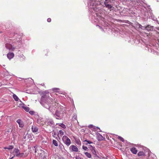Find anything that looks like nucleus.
<instances>
[{"label": "nucleus", "instance_id": "c03bdc74", "mask_svg": "<svg viewBox=\"0 0 159 159\" xmlns=\"http://www.w3.org/2000/svg\"><path fill=\"white\" fill-rule=\"evenodd\" d=\"M97 128L98 129H99V130H100L99 131H98V132H100L101 131H100V129L99 128L97 127Z\"/></svg>", "mask_w": 159, "mask_h": 159}, {"label": "nucleus", "instance_id": "de8ad7c7", "mask_svg": "<svg viewBox=\"0 0 159 159\" xmlns=\"http://www.w3.org/2000/svg\"><path fill=\"white\" fill-rule=\"evenodd\" d=\"M44 152V151H43V150H42V152Z\"/></svg>", "mask_w": 159, "mask_h": 159}, {"label": "nucleus", "instance_id": "7c9ffc66", "mask_svg": "<svg viewBox=\"0 0 159 159\" xmlns=\"http://www.w3.org/2000/svg\"><path fill=\"white\" fill-rule=\"evenodd\" d=\"M76 143L77 145H81V142L80 140H79L76 141Z\"/></svg>", "mask_w": 159, "mask_h": 159}, {"label": "nucleus", "instance_id": "a211bd4d", "mask_svg": "<svg viewBox=\"0 0 159 159\" xmlns=\"http://www.w3.org/2000/svg\"><path fill=\"white\" fill-rule=\"evenodd\" d=\"M84 154L87 157L89 158H90L92 156L90 153L88 152H84Z\"/></svg>", "mask_w": 159, "mask_h": 159}, {"label": "nucleus", "instance_id": "7ed1b4c3", "mask_svg": "<svg viewBox=\"0 0 159 159\" xmlns=\"http://www.w3.org/2000/svg\"><path fill=\"white\" fill-rule=\"evenodd\" d=\"M14 152L15 153L16 156L17 157H25L26 156L24 155V153H20V150L17 148L14 149Z\"/></svg>", "mask_w": 159, "mask_h": 159}, {"label": "nucleus", "instance_id": "4be33fe9", "mask_svg": "<svg viewBox=\"0 0 159 159\" xmlns=\"http://www.w3.org/2000/svg\"><path fill=\"white\" fill-rule=\"evenodd\" d=\"M52 143L55 146H58V143H57V141L56 140H52Z\"/></svg>", "mask_w": 159, "mask_h": 159}, {"label": "nucleus", "instance_id": "f257e3e1", "mask_svg": "<svg viewBox=\"0 0 159 159\" xmlns=\"http://www.w3.org/2000/svg\"><path fill=\"white\" fill-rule=\"evenodd\" d=\"M46 92H43L42 93L43 94L41 97L40 103L44 107L48 109L52 113L53 110H55V107H53L52 105L55 104V101L50 97L49 95L45 94ZM49 95V94H48Z\"/></svg>", "mask_w": 159, "mask_h": 159}, {"label": "nucleus", "instance_id": "393cba45", "mask_svg": "<svg viewBox=\"0 0 159 159\" xmlns=\"http://www.w3.org/2000/svg\"><path fill=\"white\" fill-rule=\"evenodd\" d=\"M118 138L121 141H122V142H125V141L123 139V138H122V137H120V136H118Z\"/></svg>", "mask_w": 159, "mask_h": 159}, {"label": "nucleus", "instance_id": "c85d7f7f", "mask_svg": "<svg viewBox=\"0 0 159 159\" xmlns=\"http://www.w3.org/2000/svg\"><path fill=\"white\" fill-rule=\"evenodd\" d=\"M59 133L61 135H63L64 134V132L62 130H60L59 131Z\"/></svg>", "mask_w": 159, "mask_h": 159}, {"label": "nucleus", "instance_id": "72a5a7b5", "mask_svg": "<svg viewBox=\"0 0 159 159\" xmlns=\"http://www.w3.org/2000/svg\"><path fill=\"white\" fill-rule=\"evenodd\" d=\"M83 149L85 151L87 150L88 149V148L86 146H83L82 147Z\"/></svg>", "mask_w": 159, "mask_h": 159}, {"label": "nucleus", "instance_id": "37998d69", "mask_svg": "<svg viewBox=\"0 0 159 159\" xmlns=\"http://www.w3.org/2000/svg\"><path fill=\"white\" fill-rule=\"evenodd\" d=\"M154 48H155V46H153V47H152V48H151V49H153V50H154Z\"/></svg>", "mask_w": 159, "mask_h": 159}, {"label": "nucleus", "instance_id": "cd10ccee", "mask_svg": "<svg viewBox=\"0 0 159 159\" xmlns=\"http://www.w3.org/2000/svg\"><path fill=\"white\" fill-rule=\"evenodd\" d=\"M59 90V88H54L52 89V90L54 92H57L58 90Z\"/></svg>", "mask_w": 159, "mask_h": 159}, {"label": "nucleus", "instance_id": "0eeeda50", "mask_svg": "<svg viewBox=\"0 0 159 159\" xmlns=\"http://www.w3.org/2000/svg\"><path fill=\"white\" fill-rule=\"evenodd\" d=\"M6 47L7 49L11 51H14L15 49V48L13 46L9 43H7L6 44Z\"/></svg>", "mask_w": 159, "mask_h": 159}, {"label": "nucleus", "instance_id": "5701e85b", "mask_svg": "<svg viewBox=\"0 0 159 159\" xmlns=\"http://www.w3.org/2000/svg\"><path fill=\"white\" fill-rule=\"evenodd\" d=\"M14 148V147L12 145H10L8 146V147H6L5 148V149H8V150H11L13 149Z\"/></svg>", "mask_w": 159, "mask_h": 159}, {"label": "nucleus", "instance_id": "9b49d317", "mask_svg": "<svg viewBox=\"0 0 159 159\" xmlns=\"http://www.w3.org/2000/svg\"><path fill=\"white\" fill-rule=\"evenodd\" d=\"M132 3L133 5L136 7L140 5V0H133Z\"/></svg>", "mask_w": 159, "mask_h": 159}, {"label": "nucleus", "instance_id": "79ce46f5", "mask_svg": "<svg viewBox=\"0 0 159 159\" xmlns=\"http://www.w3.org/2000/svg\"><path fill=\"white\" fill-rule=\"evenodd\" d=\"M98 27H99V28H100L102 30H103L102 29V28L99 25H98Z\"/></svg>", "mask_w": 159, "mask_h": 159}, {"label": "nucleus", "instance_id": "a878e982", "mask_svg": "<svg viewBox=\"0 0 159 159\" xmlns=\"http://www.w3.org/2000/svg\"><path fill=\"white\" fill-rule=\"evenodd\" d=\"M84 143H85V142L87 143H86V144H85L86 145H87V144H91V143H93L92 142H91L90 141H88L87 140H86L84 141Z\"/></svg>", "mask_w": 159, "mask_h": 159}, {"label": "nucleus", "instance_id": "f8f14e48", "mask_svg": "<svg viewBox=\"0 0 159 159\" xmlns=\"http://www.w3.org/2000/svg\"><path fill=\"white\" fill-rule=\"evenodd\" d=\"M7 56L9 59H11L13 57L14 54L12 52L9 53L7 54Z\"/></svg>", "mask_w": 159, "mask_h": 159}, {"label": "nucleus", "instance_id": "a19ab883", "mask_svg": "<svg viewBox=\"0 0 159 159\" xmlns=\"http://www.w3.org/2000/svg\"><path fill=\"white\" fill-rule=\"evenodd\" d=\"M17 43H18L19 44H20L21 45V42H20H20H18V41H17Z\"/></svg>", "mask_w": 159, "mask_h": 159}, {"label": "nucleus", "instance_id": "f3484780", "mask_svg": "<svg viewBox=\"0 0 159 159\" xmlns=\"http://www.w3.org/2000/svg\"><path fill=\"white\" fill-rule=\"evenodd\" d=\"M92 153L94 155H95V156H97V157H99L98 156L97 154V153H96V152L95 151V148H93L91 150Z\"/></svg>", "mask_w": 159, "mask_h": 159}, {"label": "nucleus", "instance_id": "ddd939ff", "mask_svg": "<svg viewBox=\"0 0 159 159\" xmlns=\"http://www.w3.org/2000/svg\"><path fill=\"white\" fill-rule=\"evenodd\" d=\"M97 139L98 140H102L104 139L103 137L99 133H98L97 134Z\"/></svg>", "mask_w": 159, "mask_h": 159}, {"label": "nucleus", "instance_id": "2f4dec72", "mask_svg": "<svg viewBox=\"0 0 159 159\" xmlns=\"http://www.w3.org/2000/svg\"><path fill=\"white\" fill-rule=\"evenodd\" d=\"M147 26H149V27H148V29L149 30H147L148 31H149V30H151L153 28L151 26H150V25H148Z\"/></svg>", "mask_w": 159, "mask_h": 159}, {"label": "nucleus", "instance_id": "aec40b11", "mask_svg": "<svg viewBox=\"0 0 159 159\" xmlns=\"http://www.w3.org/2000/svg\"><path fill=\"white\" fill-rule=\"evenodd\" d=\"M13 98L16 101H17L19 100V98L15 94H13Z\"/></svg>", "mask_w": 159, "mask_h": 159}, {"label": "nucleus", "instance_id": "58836bf2", "mask_svg": "<svg viewBox=\"0 0 159 159\" xmlns=\"http://www.w3.org/2000/svg\"><path fill=\"white\" fill-rule=\"evenodd\" d=\"M28 80L30 81H31V82H33V80L31 79H29V78Z\"/></svg>", "mask_w": 159, "mask_h": 159}, {"label": "nucleus", "instance_id": "2eb2a0df", "mask_svg": "<svg viewBox=\"0 0 159 159\" xmlns=\"http://www.w3.org/2000/svg\"><path fill=\"white\" fill-rule=\"evenodd\" d=\"M131 152L134 154H136L137 152V149L135 148H132L130 149Z\"/></svg>", "mask_w": 159, "mask_h": 159}, {"label": "nucleus", "instance_id": "c9c22d12", "mask_svg": "<svg viewBox=\"0 0 159 159\" xmlns=\"http://www.w3.org/2000/svg\"><path fill=\"white\" fill-rule=\"evenodd\" d=\"M29 113H30V114L31 115H33V114H34V112L33 111H30L29 112Z\"/></svg>", "mask_w": 159, "mask_h": 159}, {"label": "nucleus", "instance_id": "4468645a", "mask_svg": "<svg viewBox=\"0 0 159 159\" xmlns=\"http://www.w3.org/2000/svg\"><path fill=\"white\" fill-rule=\"evenodd\" d=\"M31 129L33 132H36L38 130V127L35 126H32Z\"/></svg>", "mask_w": 159, "mask_h": 159}, {"label": "nucleus", "instance_id": "9d476101", "mask_svg": "<svg viewBox=\"0 0 159 159\" xmlns=\"http://www.w3.org/2000/svg\"><path fill=\"white\" fill-rule=\"evenodd\" d=\"M16 122L18 124L19 127L20 128H23L24 126L23 121L20 119H19L16 120Z\"/></svg>", "mask_w": 159, "mask_h": 159}, {"label": "nucleus", "instance_id": "1a4fd4ad", "mask_svg": "<svg viewBox=\"0 0 159 159\" xmlns=\"http://www.w3.org/2000/svg\"><path fill=\"white\" fill-rule=\"evenodd\" d=\"M70 148L71 152H77L78 151V148L75 145H71Z\"/></svg>", "mask_w": 159, "mask_h": 159}, {"label": "nucleus", "instance_id": "ea45409f", "mask_svg": "<svg viewBox=\"0 0 159 159\" xmlns=\"http://www.w3.org/2000/svg\"><path fill=\"white\" fill-rule=\"evenodd\" d=\"M93 125H90L89 126V127L90 128H93Z\"/></svg>", "mask_w": 159, "mask_h": 159}, {"label": "nucleus", "instance_id": "473e14b6", "mask_svg": "<svg viewBox=\"0 0 159 159\" xmlns=\"http://www.w3.org/2000/svg\"><path fill=\"white\" fill-rule=\"evenodd\" d=\"M88 148L91 150L93 148H94V147H93L91 145H89V146H88Z\"/></svg>", "mask_w": 159, "mask_h": 159}, {"label": "nucleus", "instance_id": "423d86ee", "mask_svg": "<svg viewBox=\"0 0 159 159\" xmlns=\"http://www.w3.org/2000/svg\"><path fill=\"white\" fill-rule=\"evenodd\" d=\"M46 122V120L41 117H39L37 120V123L40 125H43Z\"/></svg>", "mask_w": 159, "mask_h": 159}, {"label": "nucleus", "instance_id": "bb28decb", "mask_svg": "<svg viewBox=\"0 0 159 159\" xmlns=\"http://www.w3.org/2000/svg\"><path fill=\"white\" fill-rule=\"evenodd\" d=\"M5 74L6 75H12V74L11 73H9V72H8L7 70H6L5 72Z\"/></svg>", "mask_w": 159, "mask_h": 159}, {"label": "nucleus", "instance_id": "b1692460", "mask_svg": "<svg viewBox=\"0 0 159 159\" xmlns=\"http://www.w3.org/2000/svg\"><path fill=\"white\" fill-rule=\"evenodd\" d=\"M77 116L76 114H74L72 118V120L73 121H74L75 120H77Z\"/></svg>", "mask_w": 159, "mask_h": 159}, {"label": "nucleus", "instance_id": "6ab92c4d", "mask_svg": "<svg viewBox=\"0 0 159 159\" xmlns=\"http://www.w3.org/2000/svg\"><path fill=\"white\" fill-rule=\"evenodd\" d=\"M149 27V26H146V27H144V26H143L142 25H139V28H141L142 30H149L148 29V27Z\"/></svg>", "mask_w": 159, "mask_h": 159}, {"label": "nucleus", "instance_id": "20e7f679", "mask_svg": "<svg viewBox=\"0 0 159 159\" xmlns=\"http://www.w3.org/2000/svg\"><path fill=\"white\" fill-rule=\"evenodd\" d=\"M62 140L63 143L67 146H69L71 144V141L70 139L66 135H64L63 136Z\"/></svg>", "mask_w": 159, "mask_h": 159}, {"label": "nucleus", "instance_id": "e433bc0d", "mask_svg": "<svg viewBox=\"0 0 159 159\" xmlns=\"http://www.w3.org/2000/svg\"><path fill=\"white\" fill-rule=\"evenodd\" d=\"M75 159H83L82 158H81L80 157L78 156H76L75 157Z\"/></svg>", "mask_w": 159, "mask_h": 159}, {"label": "nucleus", "instance_id": "39448f33", "mask_svg": "<svg viewBox=\"0 0 159 159\" xmlns=\"http://www.w3.org/2000/svg\"><path fill=\"white\" fill-rule=\"evenodd\" d=\"M53 116L57 119H61L63 118L62 114H61L60 112L57 110L55 114H53Z\"/></svg>", "mask_w": 159, "mask_h": 159}, {"label": "nucleus", "instance_id": "4c0bfd02", "mask_svg": "<svg viewBox=\"0 0 159 159\" xmlns=\"http://www.w3.org/2000/svg\"><path fill=\"white\" fill-rule=\"evenodd\" d=\"M47 21L49 22H50L51 21V19L50 18H48L47 19Z\"/></svg>", "mask_w": 159, "mask_h": 159}, {"label": "nucleus", "instance_id": "dca6fc26", "mask_svg": "<svg viewBox=\"0 0 159 159\" xmlns=\"http://www.w3.org/2000/svg\"><path fill=\"white\" fill-rule=\"evenodd\" d=\"M23 105L22 106V107L24 109V110L27 112H28L30 110V108L28 107H25L24 106L25 105L24 104H20V105Z\"/></svg>", "mask_w": 159, "mask_h": 159}, {"label": "nucleus", "instance_id": "f704fd0d", "mask_svg": "<svg viewBox=\"0 0 159 159\" xmlns=\"http://www.w3.org/2000/svg\"><path fill=\"white\" fill-rule=\"evenodd\" d=\"M101 21H103V22H104V18L103 17H101V20H99V22L100 23H102L101 22Z\"/></svg>", "mask_w": 159, "mask_h": 159}, {"label": "nucleus", "instance_id": "49530a36", "mask_svg": "<svg viewBox=\"0 0 159 159\" xmlns=\"http://www.w3.org/2000/svg\"><path fill=\"white\" fill-rule=\"evenodd\" d=\"M41 84L43 86V85H44V84Z\"/></svg>", "mask_w": 159, "mask_h": 159}, {"label": "nucleus", "instance_id": "412c9836", "mask_svg": "<svg viewBox=\"0 0 159 159\" xmlns=\"http://www.w3.org/2000/svg\"><path fill=\"white\" fill-rule=\"evenodd\" d=\"M144 155H145L143 151L139 152L138 153V155L139 156H143Z\"/></svg>", "mask_w": 159, "mask_h": 159}, {"label": "nucleus", "instance_id": "a18cd8bd", "mask_svg": "<svg viewBox=\"0 0 159 159\" xmlns=\"http://www.w3.org/2000/svg\"><path fill=\"white\" fill-rule=\"evenodd\" d=\"M36 152H37L36 149H35V152L36 153Z\"/></svg>", "mask_w": 159, "mask_h": 159}, {"label": "nucleus", "instance_id": "c756f323", "mask_svg": "<svg viewBox=\"0 0 159 159\" xmlns=\"http://www.w3.org/2000/svg\"><path fill=\"white\" fill-rule=\"evenodd\" d=\"M59 125L61 127L63 128V129L66 128V126L65 125L62 123L61 124Z\"/></svg>", "mask_w": 159, "mask_h": 159}, {"label": "nucleus", "instance_id": "6e6552de", "mask_svg": "<svg viewBox=\"0 0 159 159\" xmlns=\"http://www.w3.org/2000/svg\"><path fill=\"white\" fill-rule=\"evenodd\" d=\"M46 122L47 125H54V122L53 120L50 119H47L46 120Z\"/></svg>", "mask_w": 159, "mask_h": 159}, {"label": "nucleus", "instance_id": "f03ea898", "mask_svg": "<svg viewBox=\"0 0 159 159\" xmlns=\"http://www.w3.org/2000/svg\"><path fill=\"white\" fill-rule=\"evenodd\" d=\"M113 0H105L104 2L105 7L109 9H111L112 7L111 4L113 2Z\"/></svg>", "mask_w": 159, "mask_h": 159}]
</instances>
